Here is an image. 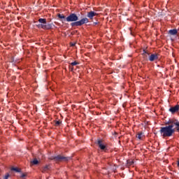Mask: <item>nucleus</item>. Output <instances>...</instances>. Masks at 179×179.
Wrapping results in <instances>:
<instances>
[{
  "label": "nucleus",
  "instance_id": "7ed1b4c3",
  "mask_svg": "<svg viewBox=\"0 0 179 179\" xmlns=\"http://www.w3.org/2000/svg\"><path fill=\"white\" fill-rule=\"evenodd\" d=\"M66 22H77L79 20V17L76 14L71 13L66 18Z\"/></svg>",
  "mask_w": 179,
  "mask_h": 179
},
{
  "label": "nucleus",
  "instance_id": "423d86ee",
  "mask_svg": "<svg viewBox=\"0 0 179 179\" xmlns=\"http://www.w3.org/2000/svg\"><path fill=\"white\" fill-rule=\"evenodd\" d=\"M99 14L94 11H90L87 13V17H89V19H90L91 20H93V17H94V16H97Z\"/></svg>",
  "mask_w": 179,
  "mask_h": 179
},
{
  "label": "nucleus",
  "instance_id": "f8f14e48",
  "mask_svg": "<svg viewBox=\"0 0 179 179\" xmlns=\"http://www.w3.org/2000/svg\"><path fill=\"white\" fill-rule=\"evenodd\" d=\"M177 33H178L177 29L169 30V34H171V36H176V34H177Z\"/></svg>",
  "mask_w": 179,
  "mask_h": 179
},
{
  "label": "nucleus",
  "instance_id": "9b49d317",
  "mask_svg": "<svg viewBox=\"0 0 179 179\" xmlns=\"http://www.w3.org/2000/svg\"><path fill=\"white\" fill-rule=\"evenodd\" d=\"M39 23H41V24H47V20L45 18H40L38 20Z\"/></svg>",
  "mask_w": 179,
  "mask_h": 179
},
{
  "label": "nucleus",
  "instance_id": "aec40b11",
  "mask_svg": "<svg viewBox=\"0 0 179 179\" xmlns=\"http://www.w3.org/2000/svg\"><path fill=\"white\" fill-rule=\"evenodd\" d=\"M9 173H6V175H5V176H4V179H8V178H9Z\"/></svg>",
  "mask_w": 179,
  "mask_h": 179
},
{
  "label": "nucleus",
  "instance_id": "f257e3e1",
  "mask_svg": "<svg viewBox=\"0 0 179 179\" xmlns=\"http://www.w3.org/2000/svg\"><path fill=\"white\" fill-rule=\"evenodd\" d=\"M164 127H161L160 134L164 138L173 136V134L177 131L179 132V121L176 119H171Z\"/></svg>",
  "mask_w": 179,
  "mask_h": 179
},
{
  "label": "nucleus",
  "instance_id": "6ab92c4d",
  "mask_svg": "<svg viewBox=\"0 0 179 179\" xmlns=\"http://www.w3.org/2000/svg\"><path fill=\"white\" fill-rule=\"evenodd\" d=\"M78 64L79 63H78L77 62H73L71 64V65H72V66H75V65H78Z\"/></svg>",
  "mask_w": 179,
  "mask_h": 179
},
{
  "label": "nucleus",
  "instance_id": "f03ea898",
  "mask_svg": "<svg viewBox=\"0 0 179 179\" xmlns=\"http://www.w3.org/2000/svg\"><path fill=\"white\" fill-rule=\"evenodd\" d=\"M85 23H89V19L87 17L82 18L79 21H76L71 23L72 27H74L75 26H83V24H85Z\"/></svg>",
  "mask_w": 179,
  "mask_h": 179
},
{
  "label": "nucleus",
  "instance_id": "20e7f679",
  "mask_svg": "<svg viewBox=\"0 0 179 179\" xmlns=\"http://www.w3.org/2000/svg\"><path fill=\"white\" fill-rule=\"evenodd\" d=\"M54 159L56 162H66L68 161V157H64L62 155H57V157H54Z\"/></svg>",
  "mask_w": 179,
  "mask_h": 179
},
{
  "label": "nucleus",
  "instance_id": "f3484780",
  "mask_svg": "<svg viewBox=\"0 0 179 179\" xmlns=\"http://www.w3.org/2000/svg\"><path fill=\"white\" fill-rule=\"evenodd\" d=\"M32 164H38V160H37L36 159H34L32 161Z\"/></svg>",
  "mask_w": 179,
  "mask_h": 179
},
{
  "label": "nucleus",
  "instance_id": "4be33fe9",
  "mask_svg": "<svg viewBox=\"0 0 179 179\" xmlns=\"http://www.w3.org/2000/svg\"><path fill=\"white\" fill-rule=\"evenodd\" d=\"M128 164L129 166H132V164H134V161H131V162H128Z\"/></svg>",
  "mask_w": 179,
  "mask_h": 179
},
{
  "label": "nucleus",
  "instance_id": "1a4fd4ad",
  "mask_svg": "<svg viewBox=\"0 0 179 179\" xmlns=\"http://www.w3.org/2000/svg\"><path fill=\"white\" fill-rule=\"evenodd\" d=\"M136 138L140 141H143V139H145V135H143V133L142 132H138L136 135Z\"/></svg>",
  "mask_w": 179,
  "mask_h": 179
},
{
  "label": "nucleus",
  "instance_id": "a878e982",
  "mask_svg": "<svg viewBox=\"0 0 179 179\" xmlns=\"http://www.w3.org/2000/svg\"><path fill=\"white\" fill-rule=\"evenodd\" d=\"M95 24H97V22H95Z\"/></svg>",
  "mask_w": 179,
  "mask_h": 179
},
{
  "label": "nucleus",
  "instance_id": "dca6fc26",
  "mask_svg": "<svg viewBox=\"0 0 179 179\" xmlns=\"http://www.w3.org/2000/svg\"><path fill=\"white\" fill-rule=\"evenodd\" d=\"M58 17L59 19H65V15H64L62 14H58Z\"/></svg>",
  "mask_w": 179,
  "mask_h": 179
},
{
  "label": "nucleus",
  "instance_id": "a211bd4d",
  "mask_svg": "<svg viewBox=\"0 0 179 179\" xmlns=\"http://www.w3.org/2000/svg\"><path fill=\"white\" fill-rule=\"evenodd\" d=\"M60 124H61V121L58 120L55 122L56 127H58V125H60Z\"/></svg>",
  "mask_w": 179,
  "mask_h": 179
},
{
  "label": "nucleus",
  "instance_id": "393cba45",
  "mask_svg": "<svg viewBox=\"0 0 179 179\" xmlns=\"http://www.w3.org/2000/svg\"><path fill=\"white\" fill-rule=\"evenodd\" d=\"M178 166L179 167V161H178Z\"/></svg>",
  "mask_w": 179,
  "mask_h": 179
},
{
  "label": "nucleus",
  "instance_id": "5701e85b",
  "mask_svg": "<svg viewBox=\"0 0 179 179\" xmlns=\"http://www.w3.org/2000/svg\"><path fill=\"white\" fill-rule=\"evenodd\" d=\"M22 178H23L24 177H26V174L24 173H22V176H21Z\"/></svg>",
  "mask_w": 179,
  "mask_h": 179
},
{
  "label": "nucleus",
  "instance_id": "9d476101",
  "mask_svg": "<svg viewBox=\"0 0 179 179\" xmlns=\"http://www.w3.org/2000/svg\"><path fill=\"white\" fill-rule=\"evenodd\" d=\"M42 29H43V30H50L51 25H50V24H42Z\"/></svg>",
  "mask_w": 179,
  "mask_h": 179
},
{
  "label": "nucleus",
  "instance_id": "ddd939ff",
  "mask_svg": "<svg viewBox=\"0 0 179 179\" xmlns=\"http://www.w3.org/2000/svg\"><path fill=\"white\" fill-rule=\"evenodd\" d=\"M11 171H16L17 173H20V169H19L17 168H15V167L11 168Z\"/></svg>",
  "mask_w": 179,
  "mask_h": 179
},
{
  "label": "nucleus",
  "instance_id": "2eb2a0df",
  "mask_svg": "<svg viewBox=\"0 0 179 179\" xmlns=\"http://www.w3.org/2000/svg\"><path fill=\"white\" fill-rule=\"evenodd\" d=\"M48 170V166H45L42 169V173H45Z\"/></svg>",
  "mask_w": 179,
  "mask_h": 179
},
{
  "label": "nucleus",
  "instance_id": "6e6552de",
  "mask_svg": "<svg viewBox=\"0 0 179 179\" xmlns=\"http://www.w3.org/2000/svg\"><path fill=\"white\" fill-rule=\"evenodd\" d=\"M98 145H99V148L101 149V150H105L106 145H104V144H103L102 140H98Z\"/></svg>",
  "mask_w": 179,
  "mask_h": 179
},
{
  "label": "nucleus",
  "instance_id": "39448f33",
  "mask_svg": "<svg viewBox=\"0 0 179 179\" xmlns=\"http://www.w3.org/2000/svg\"><path fill=\"white\" fill-rule=\"evenodd\" d=\"M157 59H159V54L157 53L152 54L149 57V61H150V62H153V61H157Z\"/></svg>",
  "mask_w": 179,
  "mask_h": 179
},
{
  "label": "nucleus",
  "instance_id": "4468645a",
  "mask_svg": "<svg viewBox=\"0 0 179 179\" xmlns=\"http://www.w3.org/2000/svg\"><path fill=\"white\" fill-rule=\"evenodd\" d=\"M143 55H145V57H148V55H150V53H149V52L143 50Z\"/></svg>",
  "mask_w": 179,
  "mask_h": 179
},
{
  "label": "nucleus",
  "instance_id": "0eeeda50",
  "mask_svg": "<svg viewBox=\"0 0 179 179\" xmlns=\"http://www.w3.org/2000/svg\"><path fill=\"white\" fill-rule=\"evenodd\" d=\"M169 111L172 114H174L176 113H178V111H179V105H176L175 106L171 107L170 109H169Z\"/></svg>",
  "mask_w": 179,
  "mask_h": 179
},
{
  "label": "nucleus",
  "instance_id": "412c9836",
  "mask_svg": "<svg viewBox=\"0 0 179 179\" xmlns=\"http://www.w3.org/2000/svg\"><path fill=\"white\" fill-rule=\"evenodd\" d=\"M42 26H43V24H39L37 25V27L38 29H42Z\"/></svg>",
  "mask_w": 179,
  "mask_h": 179
},
{
  "label": "nucleus",
  "instance_id": "b1692460",
  "mask_svg": "<svg viewBox=\"0 0 179 179\" xmlns=\"http://www.w3.org/2000/svg\"><path fill=\"white\" fill-rule=\"evenodd\" d=\"M75 45V43L71 44V47H73Z\"/></svg>",
  "mask_w": 179,
  "mask_h": 179
}]
</instances>
